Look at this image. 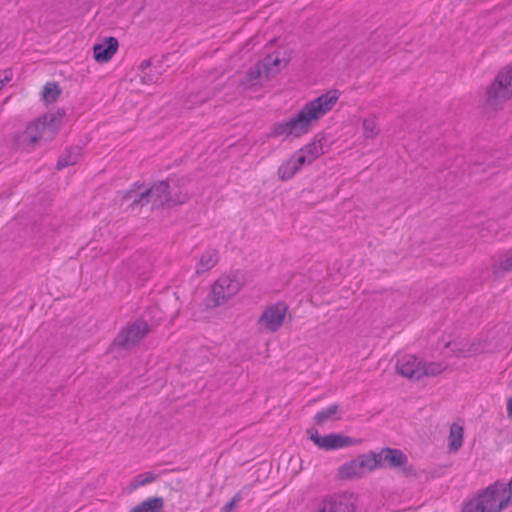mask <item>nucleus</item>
<instances>
[{
  "label": "nucleus",
  "mask_w": 512,
  "mask_h": 512,
  "mask_svg": "<svg viewBox=\"0 0 512 512\" xmlns=\"http://www.w3.org/2000/svg\"><path fill=\"white\" fill-rule=\"evenodd\" d=\"M148 331V324L145 321L137 320L128 324L118 333L112 342V346L123 349L135 346L146 336Z\"/></svg>",
  "instance_id": "9"
},
{
  "label": "nucleus",
  "mask_w": 512,
  "mask_h": 512,
  "mask_svg": "<svg viewBox=\"0 0 512 512\" xmlns=\"http://www.w3.org/2000/svg\"><path fill=\"white\" fill-rule=\"evenodd\" d=\"M119 42L115 37H107L101 43L95 44L93 47V56L96 62L106 63L112 59L117 52Z\"/></svg>",
  "instance_id": "15"
},
{
  "label": "nucleus",
  "mask_w": 512,
  "mask_h": 512,
  "mask_svg": "<svg viewBox=\"0 0 512 512\" xmlns=\"http://www.w3.org/2000/svg\"><path fill=\"white\" fill-rule=\"evenodd\" d=\"M396 371L411 380H420L423 377H434L447 368L444 362L424 361L414 355L406 354L396 362Z\"/></svg>",
  "instance_id": "4"
},
{
  "label": "nucleus",
  "mask_w": 512,
  "mask_h": 512,
  "mask_svg": "<svg viewBox=\"0 0 512 512\" xmlns=\"http://www.w3.org/2000/svg\"><path fill=\"white\" fill-rule=\"evenodd\" d=\"M292 58L291 50L285 46H279L268 53L263 59V68L267 77H271L285 69Z\"/></svg>",
  "instance_id": "12"
},
{
  "label": "nucleus",
  "mask_w": 512,
  "mask_h": 512,
  "mask_svg": "<svg viewBox=\"0 0 512 512\" xmlns=\"http://www.w3.org/2000/svg\"><path fill=\"white\" fill-rule=\"evenodd\" d=\"M512 98V64L504 66L486 89L485 106L499 110Z\"/></svg>",
  "instance_id": "5"
},
{
  "label": "nucleus",
  "mask_w": 512,
  "mask_h": 512,
  "mask_svg": "<svg viewBox=\"0 0 512 512\" xmlns=\"http://www.w3.org/2000/svg\"><path fill=\"white\" fill-rule=\"evenodd\" d=\"M376 459L377 462H379V468H399L404 466L408 461L407 456L401 450L393 448L381 449L376 453Z\"/></svg>",
  "instance_id": "14"
},
{
  "label": "nucleus",
  "mask_w": 512,
  "mask_h": 512,
  "mask_svg": "<svg viewBox=\"0 0 512 512\" xmlns=\"http://www.w3.org/2000/svg\"><path fill=\"white\" fill-rule=\"evenodd\" d=\"M61 89L56 82H47L42 89V98L46 103H54L61 94Z\"/></svg>",
  "instance_id": "27"
},
{
  "label": "nucleus",
  "mask_w": 512,
  "mask_h": 512,
  "mask_svg": "<svg viewBox=\"0 0 512 512\" xmlns=\"http://www.w3.org/2000/svg\"><path fill=\"white\" fill-rule=\"evenodd\" d=\"M362 123V135L366 140H374L380 135L381 128L378 124V117L376 114H369L364 117Z\"/></svg>",
  "instance_id": "21"
},
{
  "label": "nucleus",
  "mask_w": 512,
  "mask_h": 512,
  "mask_svg": "<svg viewBox=\"0 0 512 512\" xmlns=\"http://www.w3.org/2000/svg\"><path fill=\"white\" fill-rule=\"evenodd\" d=\"M288 307L284 302H277L268 306L262 313L259 321L271 332H276L282 326Z\"/></svg>",
  "instance_id": "13"
},
{
  "label": "nucleus",
  "mask_w": 512,
  "mask_h": 512,
  "mask_svg": "<svg viewBox=\"0 0 512 512\" xmlns=\"http://www.w3.org/2000/svg\"><path fill=\"white\" fill-rule=\"evenodd\" d=\"M138 195H139V193L135 194L134 189H129L123 193L121 200H122V202H124V201H128V200L132 199V201H133Z\"/></svg>",
  "instance_id": "33"
},
{
  "label": "nucleus",
  "mask_w": 512,
  "mask_h": 512,
  "mask_svg": "<svg viewBox=\"0 0 512 512\" xmlns=\"http://www.w3.org/2000/svg\"><path fill=\"white\" fill-rule=\"evenodd\" d=\"M330 143L326 135L317 134L313 139L295 153L298 155V162L310 165L321 155L327 153Z\"/></svg>",
  "instance_id": "11"
},
{
  "label": "nucleus",
  "mask_w": 512,
  "mask_h": 512,
  "mask_svg": "<svg viewBox=\"0 0 512 512\" xmlns=\"http://www.w3.org/2000/svg\"><path fill=\"white\" fill-rule=\"evenodd\" d=\"M355 460L363 477L379 468V462H377L376 453L373 451L359 454L355 457Z\"/></svg>",
  "instance_id": "23"
},
{
  "label": "nucleus",
  "mask_w": 512,
  "mask_h": 512,
  "mask_svg": "<svg viewBox=\"0 0 512 512\" xmlns=\"http://www.w3.org/2000/svg\"><path fill=\"white\" fill-rule=\"evenodd\" d=\"M447 347L450 348L457 357L462 358L473 357L483 352L482 347L474 343H449Z\"/></svg>",
  "instance_id": "19"
},
{
  "label": "nucleus",
  "mask_w": 512,
  "mask_h": 512,
  "mask_svg": "<svg viewBox=\"0 0 512 512\" xmlns=\"http://www.w3.org/2000/svg\"><path fill=\"white\" fill-rule=\"evenodd\" d=\"M339 411V406L337 404H332L328 406L325 409H322L319 411L315 417L314 421L317 425H322L327 421L333 420L335 418V415Z\"/></svg>",
  "instance_id": "28"
},
{
  "label": "nucleus",
  "mask_w": 512,
  "mask_h": 512,
  "mask_svg": "<svg viewBox=\"0 0 512 512\" xmlns=\"http://www.w3.org/2000/svg\"><path fill=\"white\" fill-rule=\"evenodd\" d=\"M64 116L65 111L63 109H58L54 113H48L38 118L41 123L45 124L44 132L46 133L47 140H52L55 137L62 124Z\"/></svg>",
  "instance_id": "16"
},
{
  "label": "nucleus",
  "mask_w": 512,
  "mask_h": 512,
  "mask_svg": "<svg viewBox=\"0 0 512 512\" xmlns=\"http://www.w3.org/2000/svg\"><path fill=\"white\" fill-rule=\"evenodd\" d=\"M507 508L505 491L492 484L466 501L460 512H503Z\"/></svg>",
  "instance_id": "3"
},
{
  "label": "nucleus",
  "mask_w": 512,
  "mask_h": 512,
  "mask_svg": "<svg viewBox=\"0 0 512 512\" xmlns=\"http://www.w3.org/2000/svg\"><path fill=\"white\" fill-rule=\"evenodd\" d=\"M169 182L170 179L155 182L151 187L139 192L129 207L134 210L149 203L153 208L173 207L186 203L189 200V195L181 191L172 193Z\"/></svg>",
  "instance_id": "2"
},
{
  "label": "nucleus",
  "mask_w": 512,
  "mask_h": 512,
  "mask_svg": "<svg viewBox=\"0 0 512 512\" xmlns=\"http://www.w3.org/2000/svg\"><path fill=\"white\" fill-rule=\"evenodd\" d=\"M336 476L340 480H355L363 477L355 458L340 465Z\"/></svg>",
  "instance_id": "20"
},
{
  "label": "nucleus",
  "mask_w": 512,
  "mask_h": 512,
  "mask_svg": "<svg viewBox=\"0 0 512 512\" xmlns=\"http://www.w3.org/2000/svg\"><path fill=\"white\" fill-rule=\"evenodd\" d=\"M308 433L310 440L317 447L327 451L356 446L362 443V439L353 438L337 433L320 436L318 431L315 429L308 430Z\"/></svg>",
  "instance_id": "8"
},
{
  "label": "nucleus",
  "mask_w": 512,
  "mask_h": 512,
  "mask_svg": "<svg viewBox=\"0 0 512 512\" xmlns=\"http://www.w3.org/2000/svg\"><path fill=\"white\" fill-rule=\"evenodd\" d=\"M156 480V475L152 472H145L137 475L133 481V487L138 488L140 486H144L146 484L152 483Z\"/></svg>",
  "instance_id": "29"
},
{
  "label": "nucleus",
  "mask_w": 512,
  "mask_h": 512,
  "mask_svg": "<svg viewBox=\"0 0 512 512\" xmlns=\"http://www.w3.org/2000/svg\"><path fill=\"white\" fill-rule=\"evenodd\" d=\"M164 500L162 497H151L139 505L135 506L130 512H162Z\"/></svg>",
  "instance_id": "24"
},
{
  "label": "nucleus",
  "mask_w": 512,
  "mask_h": 512,
  "mask_svg": "<svg viewBox=\"0 0 512 512\" xmlns=\"http://www.w3.org/2000/svg\"><path fill=\"white\" fill-rule=\"evenodd\" d=\"M44 130V123H41L38 118L33 120L26 126L24 131L17 134L15 138L17 146L30 151L41 141L50 142L51 140H47Z\"/></svg>",
  "instance_id": "10"
},
{
  "label": "nucleus",
  "mask_w": 512,
  "mask_h": 512,
  "mask_svg": "<svg viewBox=\"0 0 512 512\" xmlns=\"http://www.w3.org/2000/svg\"><path fill=\"white\" fill-rule=\"evenodd\" d=\"M463 444V427L454 423L450 427L449 433V449L453 452L458 451Z\"/></svg>",
  "instance_id": "26"
},
{
  "label": "nucleus",
  "mask_w": 512,
  "mask_h": 512,
  "mask_svg": "<svg viewBox=\"0 0 512 512\" xmlns=\"http://www.w3.org/2000/svg\"><path fill=\"white\" fill-rule=\"evenodd\" d=\"M357 498L352 493H332L321 497L312 512H356Z\"/></svg>",
  "instance_id": "7"
},
{
  "label": "nucleus",
  "mask_w": 512,
  "mask_h": 512,
  "mask_svg": "<svg viewBox=\"0 0 512 512\" xmlns=\"http://www.w3.org/2000/svg\"><path fill=\"white\" fill-rule=\"evenodd\" d=\"M494 486H501L502 489L505 491L506 497H507V507L510 505V502L512 500V479L509 481V483L504 482H495L493 484Z\"/></svg>",
  "instance_id": "31"
},
{
  "label": "nucleus",
  "mask_w": 512,
  "mask_h": 512,
  "mask_svg": "<svg viewBox=\"0 0 512 512\" xmlns=\"http://www.w3.org/2000/svg\"><path fill=\"white\" fill-rule=\"evenodd\" d=\"M243 286L241 273L220 276L211 286V290L205 298L207 309H214L225 304L236 295Z\"/></svg>",
  "instance_id": "6"
},
{
  "label": "nucleus",
  "mask_w": 512,
  "mask_h": 512,
  "mask_svg": "<svg viewBox=\"0 0 512 512\" xmlns=\"http://www.w3.org/2000/svg\"><path fill=\"white\" fill-rule=\"evenodd\" d=\"M340 97L341 91L329 89L317 97L306 101L287 119L276 123L273 126L272 135L296 139L309 134L335 108Z\"/></svg>",
  "instance_id": "1"
},
{
  "label": "nucleus",
  "mask_w": 512,
  "mask_h": 512,
  "mask_svg": "<svg viewBox=\"0 0 512 512\" xmlns=\"http://www.w3.org/2000/svg\"><path fill=\"white\" fill-rule=\"evenodd\" d=\"M152 65L151 60L147 59L141 62L139 69L144 72L145 69L149 68Z\"/></svg>",
  "instance_id": "34"
},
{
  "label": "nucleus",
  "mask_w": 512,
  "mask_h": 512,
  "mask_svg": "<svg viewBox=\"0 0 512 512\" xmlns=\"http://www.w3.org/2000/svg\"><path fill=\"white\" fill-rule=\"evenodd\" d=\"M82 150V147L78 145L67 147L64 153L59 156L56 168L62 170L76 164L82 155Z\"/></svg>",
  "instance_id": "18"
},
{
  "label": "nucleus",
  "mask_w": 512,
  "mask_h": 512,
  "mask_svg": "<svg viewBox=\"0 0 512 512\" xmlns=\"http://www.w3.org/2000/svg\"><path fill=\"white\" fill-rule=\"evenodd\" d=\"M507 413L510 418H512V399L508 400L507 403Z\"/></svg>",
  "instance_id": "36"
},
{
  "label": "nucleus",
  "mask_w": 512,
  "mask_h": 512,
  "mask_svg": "<svg viewBox=\"0 0 512 512\" xmlns=\"http://www.w3.org/2000/svg\"><path fill=\"white\" fill-rule=\"evenodd\" d=\"M144 187V184L143 183H139V182H135L133 185H132V188L131 189H134L135 190V194H138L137 191L142 189Z\"/></svg>",
  "instance_id": "35"
},
{
  "label": "nucleus",
  "mask_w": 512,
  "mask_h": 512,
  "mask_svg": "<svg viewBox=\"0 0 512 512\" xmlns=\"http://www.w3.org/2000/svg\"><path fill=\"white\" fill-rule=\"evenodd\" d=\"M244 490L237 492L229 502H227L222 508L221 512H232L236 505L242 500Z\"/></svg>",
  "instance_id": "30"
},
{
  "label": "nucleus",
  "mask_w": 512,
  "mask_h": 512,
  "mask_svg": "<svg viewBox=\"0 0 512 512\" xmlns=\"http://www.w3.org/2000/svg\"><path fill=\"white\" fill-rule=\"evenodd\" d=\"M255 80H256V66H251L245 75V81H243V83H249L250 86H254Z\"/></svg>",
  "instance_id": "32"
},
{
  "label": "nucleus",
  "mask_w": 512,
  "mask_h": 512,
  "mask_svg": "<svg viewBox=\"0 0 512 512\" xmlns=\"http://www.w3.org/2000/svg\"><path fill=\"white\" fill-rule=\"evenodd\" d=\"M492 273L495 277H502L507 272L512 271V250L508 251L503 257L492 264Z\"/></svg>",
  "instance_id": "25"
},
{
  "label": "nucleus",
  "mask_w": 512,
  "mask_h": 512,
  "mask_svg": "<svg viewBox=\"0 0 512 512\" xmlns=\"http://www.w3.org/2000/svg\"><path fill=\"white\" fill-rule=\"evenodd\" d=\"M143 80H144L145 83H149V82L153 81L152 77L146 78V76L143 77Z\"/></svg>",
  "instance_id": "37"
},
{
  "label": "nucleus",
  "mask_w": 512,
  "mask_h": 512,
  "mask_svg": "<svg viewBox=\"0 0 512 512\" xmlns=\"http://www.w3.org/2000/svg\"><path fill=\"white\" fill-rule=\"evenodd\" d=\"M304 163L298 162V155L294 153L287 161L283 162L278 169V175L281 180L291 179L302 167Z\"/></svg>",
  "instance_id": "22"
},
{
  "label": "nucleus",
  "mask_w": 512,
  "mask_h": 512,
  "mask_svg": "<svg viewBox=\"0 0 512 512\" xmlns=\"http://www.w3.org/2000/svg\"><path fill=\"white\" fill-rule=\"evenodd\" d=\"M219 261V252L216 249H207L201 256L196 265L195 273L201 275L210 271Z\"/></svg>",
  "instance_id": "17"
}]
</instances>
